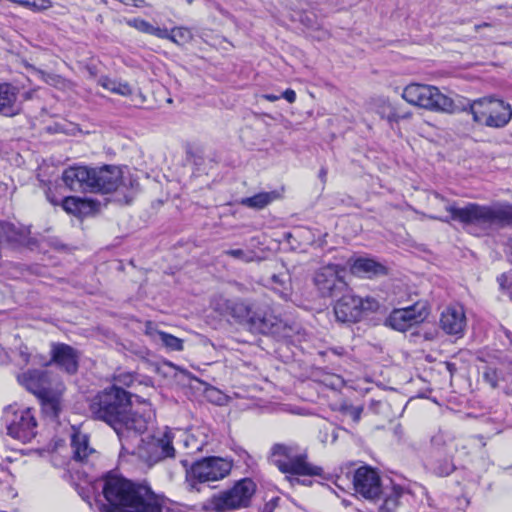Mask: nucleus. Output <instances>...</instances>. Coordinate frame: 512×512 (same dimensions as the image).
<instances>
[{
  "mask_svg": "<svg viewBox=\"0 0 512 512\" xmlns=\"http://www.w3.org/2000/svg\"><path fill=\"white\" fill-rule=\"evenodd\" d=\"M467 325V319L463 307H447L440 317V327L448 335L462 337Z\"/></svg>",
  "mask_w": 512,
  "mask_h": 512,
  "instance_id": "18",
  "label": "nucleus"
},
{
  "mask_svg": "<svg viewBox=\"0 0 512 512\" xmlns=\"http://www.w3.org/2000/svg\"><path fill=\"white\" fill-rule=\"evenodd\" d=\"M497 280H498V283H499L500 287H501L502 289H505V287H506V286H505V283H506V281H507V277H506V275H505V274L500 275V276L497 278Z\"/></svg>",
  "mask_w": 512,
  "mask_h": 512,
  "instance_id": "45",
  "label": "nucleus"
},
{
  "mask_svg": "<svg viewBox=\"0 0 512 512\" xmlns=\"http://www.w3.org/2000/svg\"><path fill=\"white\" fill-rule=\"evenodd\" d=\"M403 494V489L400 486H392L390 488H383L381 492L382 501L379 506L380 512H394L399 505V500Z\"/></svg>",
  "mask_w": 512,
  "mask_h": 512,
  "instance_id": "26",
  "label": "nucleus"
},
{
  "mask_svg": "<svg viewBox=\"0 0 512 512\" xmlns=\"http://www.w3.org/2000/svg\"><path fill=\"white\" fill-rule=\"evenodd\" d=\"M59 77L55 75H49L48 79L46 80L50 84H55L56 82H59Z\"/></svg>",
  "mask_w": 512,
  "mask_h": 512,
  "instance_id": "48",
  "label": "nucleus"
},
{
  "mask_svg": "<svg viewBox=\"0 0 512 512\" xmlns=\"http://www.w3.org/2000/svg\"><path fill=\"white\" fill-rule=\"evenodd\" d=\"M327 174H328V170H327V168L322 167V168L319 170L318 177H319V179L321 180V182H322L323 184H325V183H326V181H327Z\"/></svg>",
  "mask_w": 512,
  "mask_h": 512,
  "instance_id": "42",
  "label": "nucleus"
},
{
  "mask_svg": "<svg viewBox=\"0 0 512 512\" xmlns=\"http://www.w3.org/2000/svg\"><path fill=\"white\" fill-rule=\"evenodd\" d=\"M437 440H438V437H436V436H435V437H433V438H432V443H433V444H435V443L437 442Z\"/></svg>",
  "mask_w": 512,
  "mask_h": 512,
  "instance_id": "50",
  "label": "nucleus"
},
{
  "mask_svg": "<svg viewBox=\"0 0 512 512\" xmlns=\"http://www.w3.org/2000/svg\"><path fill=\"white\" fill-rule=\"evenodd\" d=\"M428 315L427 303L418 301L411 306L394 309L387 318V323L393 329L405 332L412 326L423 322Z\"/></svg>",
  "mask_w": 512,
  "mask_h": 512,
  "instance_id": "13",
  "label": "nucleus"
},
{
  "mask_svg": "<svg viewBox=\"0 0 512 512\" xmlns=\"http://www.w3.org/2000/svg\"><path fill=\"white\" fill-rule=\"evenodd\" d=\"M287 479H289V481L293 484L294 482L296 483H299V479L298 478H290L287 476Z\"/></svg>",
  "mask_w": 512,
  "mask_h": 512,
  "instance_id": "49",
  "label": "nucleus"
},
{
  "mask_svg": "<svg viewBox=\"0 0 512 512\" xmlns=\"http://www.w3.org/2000/svg\"><path fill=\"white\" fill-rule=\"evenodd\" d=\"M269 462L283 474L319 476L322 468L308 462V455L297 444L275 443L269 453Z\"/></svg>",
  "mask_w": 512,
  "mask_h": 512,
  "instance_id": "5",
  "label": "nucleus"
},
{
  "mask_svg": "<svg viewBox=\"0 0 512 512\" xmlns=\"http://www.w3.org/2000/svg\"><path fill=\"white\" fill-rule=\"evenodd\" d=\"M402 98L414 106L436 112L453 113L456 108L450 97L431 85L411 83L404 88Z\"/></svg>",
  "mask_w": 512,
  "mask_h": 512,
  "instance_id": "7",
  "label": "nucleus"
},
{
  "mask_svg": "<svg viewBox=\"0 0 512 512\" xmlns=\"http://www.w3.org/2000/svg\"><path fill=\"white\" fill-rule=\"evenodd\" d=\"M434 198L449 215H430V219L444 223L457 221L465 229L477 228L486 233L512 226V204L509 202H495L491 205L467 203L464 207H458L456 201H450L437 192Z\"/></svg>",
  "mask_w": 512,
  "mask_h": 512,
  "instance_id": "2",
  "label": "nucleus"
},
{
  "mask_svg": "<svg viewBox=\"0 0 512 512\" xmlns=\"http://www.w3.org/2000/svg\"><path fill=\"white\" fill-rule=\"evenodd\" d=\"M278 196L279 194L276 191L260 192L251 197L242 198L240 204L247 208L261 210L276 200Z\"/></svg>",
  "mask_w": 512,
  "mask_h": 512,
  "instance_id": "27",
  "label": "nucleus"
},
{
  "mask_svg": "<svg viewBox=\"0 0 512 512\" xmlns=\"http://www.w3.org/2000/svg\"><path fill=\"white\" fill-rule=\"evenodd\" d=\"M334 353L340 354V350L333 349Z\"/></svg>",
  "mask_w": 512,
  "mask_h": 512,
  "instance_id": "52",
  "label": "nucleus"
},
{
  "mask_svg": "<svg viewBox=\"0 0 512 512\" xmlns=\"http://www.w3.org/2000/svg\"><path fill=\"white\" fill-rule=\"evenodd\" d=\"M223 254L240 260L244 263H250L258 259L256 252L251 249H228L225 250Z\"/></svg>",
  "mask_w": 512,
  "mask_h": 512,
  "instance_id": "29",
  "label": "nucleus"
},
{
  "mask_svg": "<svg viewBox=\"0 0 512 512\" xmlns=\"http://www.w3.org/2000/svg\"><path fill=\"white\" fill-rule=\"evenodd\" d=\"M122 179V171L117 166L91 168V192L107 194L116 191Z\"/></svg>",
  "mask_w": 512,
  "mask_h": 512,
  "instance_id": "16",
  "label": "nucleus"
},
{
  "mask_svg": "<svg viewBox=\"0 0 512 512\" xmlns=\"http://www.w3.org/2000/svg\"><path fill=\"white\" fill-rule=\"evenodd\" d=\"M89 408L94 418L110 425L122 442L130 433H144L151 419L150 408L141 413L133 411L131 394L116 385L98 392Z\"/></svg>",
  "mask_w": 512,
  "mask_h": 512,
  "instance_id": "1",
  "label": "nucleus"
},
{
  "mask_svg": "<svg viewBox=\"0 0 512 512\" xmlns=\"http://www.w3.org/2000/svg\"><path fill=\"white\" fill-rule=\"evenodd\" d=\"M18 363L21 365H27L30 362L31 353L29 352V349L25 345H21L18 348Z\"/></svg>",
  "mask_w": 512,
  "mask_h": 512,
  "instance_id": "38",
  "label": "nucleus"
},
{
  "mask_svg": "<svg viewBox=\"0 0 512 512\" xmlns=\"http://www.w3.org/2000/svg\"><path fill=\"white\" fill-rule=\"evenodd\" d=\"M162 332L163 331H160V330L156 329L155 327H153L151 322L147 323L145 333H146V335L151 337V339L154 340L155 342L159 341V334H162Z\"/></svg>",
  "mask_w": 512,
  "mask_h": 512,
  "instance_id": "39",
  "label": "nucleus"
},
{
  "mask_svg": "<svg viewBox=\"0 0 512 512\" xmlns=\"http://www.w3.org/2000/svg\"><path fill=\"white\" fill-rule=\"evenodd\" d=\"M191 39V32L187 28L178 27L170 31V40L178 45L187 43Z\"/></svg>",
  "mask_w": 512,
  "mask_h": 512,
  "instance_id": "32",
  "label": "nucleus"
},
{
  "mask_svg": "<svg viewBox=\"0 0 512 512\" xmlns=\"http://www.w3.org/2000/svg\"><path fill=\"white\" fill-rule=\"evenodd\" d=\"M18 381L37 397L54 389L48 373L42 370H28L18 376Z\"/></svg>",
  "mask_w": 512,
  "mask_h": 512,
  "instance_id": "20",
  "label": "nucleus"
},
{
  "mask_svg": "<svg viewBox=\"0 0 512 512\" xmlns=\"http://www.w3.org/2000/svg\"><path fill=\"white\" fill-rule=\"evenodd\" d=\"M99 85H101L104 89L119 94L122 96H129L132 94V89L127 82H119L115 79H111L107 76H101L98 79Z\"/></svg>",
  "mask_w": 512,
  "mask_h": 512,
  "instance_id": "28",
  "label": "nucleus"
},
{
  "mask_svg": "<svg viewBox=\"0 0 512 512\" xmlns=\"http://www.w3.org/2000/svg\"><path fill=\"white\" fill-rule=\"evenodd\" d=\"M473 121L490 128H503L512 119V107L502 99L484 97L470 104Z\"/></svg>",
  "mask_w": 512,
  "mask_h": 512,
  "instance_id": "8",
  "label": "nucleus"
},
{
  "mask_svg": "<svg viewBox=\"0 0 512 512\" xmlns=\"http://www.w3.org/2000/svg\"><path fill=\"white\" fill-rule=\"evenodd\" d=\"M78 359V352L73 347L64 343H56L52 345L51 359L45 365L54 363L66 373L74 374L78 370Z\"/></svg>",
  "mask_w": 512,
  "mask_h": 512,
  "instance_id": "17",
  "label": "nucleus"
},
{
  "mask_svg": "<svg viewBox=\"0 0 512 512\" xmlns=\"http://www.w3.org/2000/svg\"><path fill=\"white\" fill-rule=\"evenodd\" d=\"M378 307L374 298H361L348 292L336 301L333 310L338 322L353 324L359 322L366 312L376 311Z\"/></svg>",
  "mask_w": 512,
  "mask_h": 512,
  "instance_id": "11",
  "label": "nucleus"
},
{
  "mask_svg": "<svg viewBox=\"0 0 512 512\" xmlns=\"http://www.w3.org/2000/svg\"><path fill=\"white\" fill-rule=\"evenodd\" d=\"M102 492L107 503L100 512H162L159 497L146 484L108 474Z\"/></svg>",
  "mask_w": 512,
  "mask_h": 512,
  "instance_id": "3",
  "label": "nucleus"
},
{
  "mask_svg": "<svg viewBox=\"0 0 512 512\" xmlns=\"http://www.w3.org/2000/svg\"><path fill=\"white\" fill-rule=\"evenodd\" d=\"M20 5L38 12L49 9L52 3L50 0H20Z\"/></svg>",
  "mask_w": 512,
  "mask_h": 512,
  "instance_id": "33",
  "label": "nucleus"
},
{
  "mask_svg": "<svg viewBox=\"0 0 512 512\" xmlns=\"http://www.w3.org/2000/svg\"><path fill=\"white\" fill-rule=\"evenodd\" d=\"M18 94L16 86L7 82L0 83V115L13 117L20 114L22 106Z\"/></svg>",
  "mask_w": 512,
  "mask_h": 512,
  "instance_id": "21",
  "label": "nucleus"
},
{
  "mask_svg": "<svg viewBox=\"0 0 512 512\" xmlns=\"http://www.w3.org/2000/svg\"><path fill=\"white\" fill-rule=\"evenodd\" d=\"M491 26H492V24H491V23H489V22H484V23H482V24H476V25L474 26V30H475V32H478V31H479L481 28H483V27H491Z\"/></svg>",
  "mask_w": 512,
  "mask_h": 512,
  "instance_id": "46",
  "label": "nucleus"
},
{
  "mask_svg": "<svg viewBox=\"0 0 512 512\" xmlns=\"http://www.w3.org/2000/svg\"><path fill=\"white\" fill-rule=\"evenodd\" d=\"M64 386L62 383H56L54 389L47 391L38 398L41 401L42 411L45 416L51 419H57L62 410V393Z\"/></svg>",
  "mask_w": 512,
  "mask_h": 512,
  "instance_id": "22",
  "label": "nucleus"
},
{
  "mask_svg": "<svg viewBox=\"0 0 512 512\" xmlns=\"http://www.w3.org/2000/svg\"><path fill=\"white\" fill-rule=\"evenodd\" d=\"M271 280L273 284L277 285L274 286L273 289L279 291L282 297H286L288 295V287L286 286L288 282V276L286 274H274L272 275Z\"/></svg>",
  "mask_w": 512,
  "mask_h": 512,
  "instance_id": "35",
  "label": "nucleus"
},
{
  "mask_svg": "<svg viewBox=\"0 0 512 512\" xmlns=\"http://www.w3.org/2000/svg\"><path fill=\"white\" fill-rule=\"evenodd\" d=\"M256 491V484L250 478L237 481L233 487L213 495L204 505L210 512H226L246 508Z\"/></svg>",
  "mask_w": 512,
  "mask_h": 512,
  "instance_id": "6",
  "label": "nucleus"
},
{
  "mask_svg": "<svg viewBox=\"0 0 512 512\" xmlns=\"http://www.w3.org/2000/svg\"><path fill=\"white\" fill-rule=\"evenodd\" d=\"M263 98L270 101L275 102L281 98V95H275V94H264Z\"/></svg>",
  "mask_w": 512,
  "mask_h": 512,
  "instance_id": "44",
  "label": "nucleus"
},
{
  "mask_svg": "<svg viewBox=\"0 0 512 512\" xmlns=\"http://www.w3.org/2000/svg\"><path fill=\"white\" fill-rule=\"evenodd\" d=\"M71 450L73 460L85 463L96 451L89 444L88 435L75 432L71 438Z\"/></svg>",
  "mask_w": 512,
  "mask_h": 512,
  "instance_id": "25",
  "label": "nucleus"
},
{
  "mask_svg": "<svg viewBox=\"0 0 512 512\" xmlns=\"http://www.w3.org/2000/svg\"><path fill=\"white\" fill-rule=\"evenodd\" d=\"M356 493L375 503L381 498L382 485L379 474L368 466L358 468L353 477Z\"/></svg>",
  "mask_w": 512,
  "mask_h": 512,
  "instance_id": "15",
  "label": "nucleus"
},
{
  "mask_svg": "<svg viewBox=\"0 0 512 512\" xmlns=\"http://www.w3.org/2000/svg\"><path fill=\"white\" fill-rule=\"evenodd\" d=\"M334 353L340 354V350L333 349Z\"/></svg>",
  "mask_w": 512,
  "mask_h": 512,
  "instance_id": "51",
  "label": "nucleus"
},
{
  "mask_svg": "<svg viewBox=\"0 0 512 512\" xmlns=\"http://www.w3.org/2000/svg\"><path fill=\"white\" fill-rule=\"evenodd\" d=\"M340 412L345 416H349L354 423H358L361 419L363 407L344 404L341 406Z\"/></svg>",
  "mask_w": 512,
  "mask_h": 512,
  "instance_id": "34",
  "label": "nucleus"
},
{
  "mask_svg": "<svg viewBox=\"0 0 512 512\" xmlns=\"http://www.w3.org/2000/svg\"><path fill=\"white\" fill-rule=\"evenodd\" d=\"M154 36H157L162 39H169L170 40V32L167 29H161L159 27H154Z\"/></svg>",
  "mask_w": 512,
  "mask_h": 512,
  "instance_id": "40",
  "label": "nucleus"
},
{
  "mask_svg": "<svg viewBox=\"0 0 512 512\" xmlns=\"http://www.w3.org/2000/svg\"><path fill=\"white\" fill-rule=\"evenodd\" d=\"M446 368L450 372V374H453L456 371V365L451 362H446Z\"/></svg>",
  "mask_w": 512,
  "mask_h": 512,
  "instance_id": "47",
  "label": "nucleus"
},
{
  "mask_svg": "<svg viewBox=\"0 0 512 512\" xmlns=\"http://www.w3.org/2000/svg\"><path fill=\"white\" fill-rule=\"evenodd\" d=\"M454 470L455 465L449 458L437 461L433 467L434 473L441 477L450 475Z\"/></svg>",
  "mask_w": 512,
  "mask_h": 512,
  "instance_id": "31",
  "label": "nucleus"
},
{
  "mask_svg": "<svg viewBox=\"0 0 512 512\" xmlns=\"http://www.w3.org/2000/svg\"><path fill=\"white\" fill-rule=\"evenodd\" d=\"M351 269L354 274L367 278L384 276L387 274V268L382 263L372 258L365 257L356 259Z\"/></svg>",
  "mask_w": 512,
  "mask_h": 512,
  "instance_id": "23",
  "label": "nucleus"
},
{
  "mask_svg": "<svg viewBox=\"0 0 512 512\" xmlns=\"http://www.w3.org/2000/svg\"><path fill=\"white\" fill-rule=\"evenodd\" d=\"M281 98H284L285 100H287L289 103H294L295 100H296V93L294 90L292 89H286L282 94H281Z\"/></svg>",
  "mask_w": 512,
  "mask_h": 512,
  "instance_id": "41",
  "label": "nucleus"
},
{
  "mask_svg": "<svg viewBox=\"0 0 512 512\" xmlns=\"http://www.w3.org/2000/svg\"><path fill=\"white\" fill-rule=\"evenodd\" d=\"M233 467V461L227 458L210 456L195 461L187 470V481L191 488L199 489L197 484L219 481L227 477Z\"/></svg>",
  "mask_w": 512,
  "mask_h": 512,
  "instance_id": "9",
  "label": "nucleus"
},
{
  "mask_svg": "<svg viewBox=\"0 0 512 512\" xmlns=\"http://www.w3.org/2000/svg\"><path fill=\"white\" fill-rule=\"evenodd\" d=\"M129 25L133 26L137 30L147 33V34H153L154 32V26L150 24L149 22L142 20V19H134L132 21H129Z\"/></svg>",
  "mask_w": 512,
  "mask_h": 512,
  "instance_id": "37",
  "label": "nucleus"
},
{
  "mask_svg": "<svg viewBox=\"0 0 512 512\" xmlns=\"http://www.w3.org/2000/svg\"><path fill=\"white\" fill-rule=\"evenodd\" d=\"M339 265L329 264L319 268L314 275V284L323 297H334L347 289Z\"/></svg>",
  "mask_w": 512,
  "mask_h": 512,
  "instance_id": "14",
  "label": "nucleus"
},
{
  "mask_svg": "<svg viewBox=\"0 0 512 512\" xmlns=\"http://www.w3.org/2000/svg\"><path fill=\"white\" fill-rule=\"evenodd\" d=\"M483 380L493 389L498 387L499 374L496 368L485 366L483 370Z\"/></svg>",
  "mask_w": 512,
  "mask_h": 512,
  "instance_id": "36",
  "label": "nucleus"
},
{
  "mask_svg": "<svg viewBox=\"0 0 512 512\" xmlns=\"http://www.w3.org/2000/svg\"><path fill=\"white\" fill-rule=\"evenodd\" d=\"M279 498H273L269 503L265 505L264 512H271L272 508L277 504Z\"/></svg>",
  "mask_w": 512,
  "mask_h": 512,
  "instance_id": "43",
  "label": "nucleus"
},
{
  "mask_svg": "<svg viewBox=\"0 0 512 512\" xmlns=\"http://www.w3.org/2000/svg\"><path fill=\"white\" fill-rule=\"evenodd\" d=\"M61 206L67 213L77 217H83L91 214L95 210L96 202L76 196H68L63 199Z\"/></svg>",
  "mask_w": 512,
  "mask_h": 512,
  "instance_id": "24",
  "label": "nucleus"
},
{
  "mask_svg": "<svg viewBox=\"0 0 512 512\" xmlns=\"http://www.w3.org/2000/svg\"><path fill=\"white\" fill-rule=\"evenodd\" d=\"M224 309L226 315L253 333L281 335L285 329L283 320L267 304L226 300Z\"/></svg>",
  "mask_w": 512,
  "mask_h": 512,
  "instance_id": "4",
  "label": "nucleus"
},
{
  "mask_svg": "<svg viewBox=\"0 0 512 512\" xmlns=\"http://www.w3.org/2000/svg\"><path fill=\"white\" fill-rule=\"evenodd\" d=\"M4 421L8 435L23 443L30 442L37 435V420L30 408L9 407L4 412Z\"/></svg>",
  "mask_w": 512,
  "mask_h": 512,
  "instance_id": "12",
  "label": "nucleus"
},
{
  "mask_svg": "<svg viewBox=\"0 0 512 512\" xmlns=\"http://www.w3.org/2000/svg\"><path fill=\"white\" fill-rule=\"evenodd\" d=\"M64 184L75 192H91V168L87 166H72L62 174Z\"/></svg>",
  "mask_w": 512,
  "mask_h": 512,
  "instance_id": "19",
  "label": "nucleus"
},
{
  "mask_svg": "<svg viewBox=\"0 0 512 512\" xmlns=\"http://www.w3.org/2000/svg\"><path fill=\"white\" fill-rule=\"evenodd\" d=\"M122 449L138 456L149 465H153L165 458H173L175 456L173 434L168 429L159 437L150 436L147 439H140V443L132 451H129L124 443H122Z\"/></svg>",
  "mask_w": 512,
  "mask_h": 512,
  "instance_id": "10",
  "label": "nucleus"
},
{
  "mask_svg": "<svg viewBox=\"0 0 512 512\" xmlns=\"http://www.w3.org/2000/svg\"><path fill=\"white\" fill-rule=\"evenodd\" d=\"M164 347L170 351H182L183 340L166 332L159 334V341Z\"/></svg>",
  "mask_w": 512,
  "mask_h": 512,
  "instance_id": "30",
  "label": "nucleus"
}]
</instances>
